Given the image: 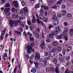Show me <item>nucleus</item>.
Listing matches in <instances>:
<instances>
[{
	"label": "nucleus",
	"mask_w": 73,
	"mask_h": 73,
	"mask_svg": "<svg viewBox=\"0 0 73 73\" xmlns=\"http://www.w3.org/2000/svg\"><path fill=\"white\" fill-rule=\"evenodd\" d=\"M5 8H8L10 7V4L9 3H7L5 5Z\"/></svg>",
	"instance_id": "22"
},
{
	"label": "nucleus",
	"mask_w": 73,
	"mask_h": 73,
	"mask_svg": "<svg viewBox=\"0 0 73 73\" xmlns=\"http://www.w3.org/2000/svg\"><path fill=\"white\" fill-rule=\"evenodd\" d=\"M27 34L28 36H32V34L29 32L27 33Z\"/></svg>",
	"instance_id": "48"
},
{
	"label": "nucleus",
	"mask_w": 73,
	"mask_h": 73,
	"mask_svg": "<svg viewBox=\"0 0 73 73\" xmlns=\"http://www.w3.org/2000/svg\"><path fill=\"white\" fill-rule=\"evenodd\" d=\"M58 34V32L56 31H54L50 33V35H47V37L48 38H53L54 35H57Z\"/></svg>",
	"instance_id": "2"
},
{
	"label": "nucleus",
	"mask_w": 73,
	"mask_h": 73,
	"mask_svg": "<svg viewBox=\"0 0 73 73\" xmlns=\"http://www.w3.org/2000/svg\"><path fill=\"white\" fill-rule=\"evenodd\" d=\"M21 3L22 6H25V2H24V1H22L21 2Z\"/></svg>",
	"instance_id": "43"
},
{
	"label": "nucleus",
	"mask_w": 73,
	"mask_h": 73,
	"mask_svg": "<svg viewBox=\"0 0 73 73\" xmlns=\"http://www.w3.org/2000/svg\"><path fill=\"white\" fill-rule=\"evenodd\" d=\"M15 33H17V34L18 35H21L19 31H16L15 32Z\"/></svg>",
	"instance_id": "58"
},
{
	"label": "nucleus",
	"mask_w": 73,
	"mask_h": 73,
	"mask_svg": "<svg viewBox=\"0 0 73 73\" xmlns=\"http://www.w3.org/2000/svg\"><path fill=\"white\" fill-rule=\"evenodd\" d=\"M45 45V43L44 41H42L41 42V44L40 45V47L41 48L44 49L45 48V47L44 46Z\"/></svg>",
	"instance_id": "8"
},
{
	"label": "nucleus",
	"mask_w": 73,
	"mask_h": 73,
	"mask_svg": "<svg viewBox=\"0 0 73 73\" xmlns=\"http://www.w3.org/2000/svg\"><path fill=\"white\" fill-rule=\"evenodd\" d=\"M7 57V54L5 53L4 54L3 56L4 57Z\"/></svg>",
	"instance_id": "62"
},
{
	"label": "nucleus",
	"mask_w": 73,
	"mask_h": 73,
	"mask_svg": "<svg viewBox=\"0 0 73 73\" xmlns=\"http://www.w3.org/2000/svg\"><path fill=\"white\" fill-rule=\"evenodd\" d=\"M53 45L54 46H57V45H58V44H57V43L56 42H54L53 43Z\"/></svg>",
	"instance_id": "42"
},
{
	"label": "nucleus",
	"mask_w": 73,
	"mask_h": 73,
	"mask_svg": "<svg viewBox=\"0 0 73 73\" xmlns=\"http://www.w3.org/2000/svg\"><path fill=\"white\" fill-rule=\"evenodd\" d=\"M31 72L32 73H36V69L35 68H32L31 70Z\"/></svg>",
	"instance_id": "27"
},
{
	"label": "nucleus",
	"mask_w": 73,
	"mask_h": 73,
	"mask_svg": "<svg viewBox=\"0 0 73 73\" xmlns=\"http://www.w3.org/2000/svg\"><path fill=\"white\" fill-rule=\"evenodd\" d=\"M59 60L60 61H61V62H62V61H63L64 60V59L62 58H60Z\"/></svg>",
	"instance_id": "63"
},
{
	"label": "nucleus",
	"mask_w": 73,
	"mask_h": 73,
	"mask_svg": "<svg viewBox=\"0 0 73 73\" xmlns=\"http://www.w3.org/2000/svg\"><path fill=\"white\" fill-rule=\"evenodd\" d=\"M73 29H70V31L69 32V34L70 36H72L73 35Z\"/></svg>",
	"instance_id": "10"
},
{
	"label": "nucleus",
	"mask_w": 73,
	"mask_h": 73,
	"mask_svg": "<svg viewBox=\"0 0 73 73\" xmlns=\"http://www.w3.org/2000/svg\"><path fill=\"white\" fill-rule=\"evenodd\" d=\"M39 18L40 20H43L44 17L43 15H39Z\"/></svg>",
	"instance_id": "24"
},
{
	"label": "nucleus",
	"mask_w": 73,
	"mask_h": 73,
	"mask_svg": "<svg viewBox=\"0 0 73 73\" xmlns=\"http://www.w3.org/2000/svg\"><path fill=\"white\" fill-rule=\"evenodd\" d=\"M62 14L63 16H65L66 14V12L65 11L63 10L62 11Z\"/></svg>",
	"instance_id": "17"
},
{
	"label": "nucleus",
	"mask_w": 73,
	"mask_h": 73,
	"mask_svg": "<svg viewBox=\"0 0 73 73\" xmlns=\"http://www.w3.org/2000/svg\"><path fill=\"white\" fill-rule=\"evenodd\" d=\"M56 51V49L54 48L52 49L51 50L52 52H53V53H54Z\"/></svg>",
	"instance_id": "46"
},
{
	"label": "nucleus",
	"mask_w": 73,
	"mask_h": 73,
	"mask_svg": "<svg viewBox=\"0 0 73 73\" xmlns=\"http://www.w3.org/2000/svg\"><path fill=\"white\" fill-rule=\"evenodd\" d=\"M35 36L36 38H37L39 37V35H37V34H35Z\"/></svg>",
	"instance_id": "53"
},
{
	"label": "nucleus",
	"mask_w": 73,
	"mask_h": 73,
	"mask_svg": "<svg viewBox=\"0 0 73 73\" xmlns=\"http://www.w3.org/2000/svg\"><path fill=\"white\" fill-rule=\"evenodd\" d=\"M16 16L18 21H14L13 22L12 20H10L9 21L10 23L9 24L11 27H13V24L15 26H16L17 25L18 23H21V22L19 21H21V19L20 17L17 15H16Z\"/></svg>",
	"instance_id": "1"
},
{
	"label": "nucleus",
	"mask_w": 73,
	"mask_h": 73,
	"mask_svg": "<svg viewBox=\"0 0 73 73\" xmlns=\"http://www.w3.org/2000/svg\"><path fill=\"white\" fill-rule=\"evenodd\" d=\"M50 71H51L52 72H54V68L53 67H51L50 68Z\"/></svg>",
	"instance_id": "37"
},
{
	"label": "nucleus",
	"mask_w": 73,
	"mask_h": 73,
	"mask_svg": "<svg viewBox=\"0 0 73 73\" xmlns=\"http://www.w3.org/2000/svg\"><path fill=\"white\" fill-rule=\"evenodd\" d=\"M49 58H50V57L49 56H47L45 58V59L46 60H49Z\"/></svg>",
	"instance_id": "55"
},
{
	"label": "nucleus",
	"mask_w": 73,
	"mask_h": 73,
	"mask_svg": "<svg viewBox=\"0 0 73 73\" xmlns=\"http://www.w3.org/2000/svg\"><path fill=\"white\" fill-rule=\"evenodd\" d=\"M30 28L31 30V31H32L33 29H34L35 28V26H34V25H31L30 27Z\"/></svg>",
	"instance_id": "20"
},
{
	"label": "nucleus",
	"mask_w": 73,
	"mask_h": 73,
	"mask_svg": "<svg viewBox=\"0 0 73 73\" xmlns=\"http://www.w3.org/2000/svg\"><path fill=\"white\" fill-rule=\"evenodd\" d=\"M59 23V21H58L57 19H56L54 21V25H58V24Z\"/></svg>",
	"instance_id": "11"
},
{
	"label": "nucleus",
	"mask_w": 73,
	"mask_h": 73,
	"mask_svg": "<svg viewBox=\"0 0 73 73\" xmlns=\"http://www.w3.org/2000/svg\"><path fill=\"white\" fill-rule=\"evenodd\" d=\"M43 21H44V22H45L46 23L47 21H48V19L47 18V17H44L43 18Z\"/></svg>",
	"instance_id": "21"
},
{
	"label": "nucleus",
	"mask_w": 73,
	"mask_h": 73,
	"mask_svg": "<svg viewBox=\"0 0 73 73\" xmlns=\"http://www.w3.org/2000/svg\"><path fill=\"white\" fill-rule=\"evenodd\" d=\"M24 16L23 14L21 15V19H22V20H24V19H25V18L24 17Z\"/></svg>",
	"instance_id": "50"
},
{
	"label": "nucleus",
	"mask_w": 73,
	"mask_h": 73,
	"mask_svg": "<svg viewBox=\"0 0 73 73\" xmlns=\"http://www.w3.org/2000/svg\"><path fill=\"white\" fill-rule=\"evenodd\" d=\"M36 31L37 33H39V32H40V29L38 28L36 30Z\"/></svg>",
	"instance_id": "60"
},
{
	"label": "nucleus",
	"mask_w": 73,
	"mask_h": 73,
	"mask_svg": "<svg viewBox=\"0 0 73 73\" xmlns=\"http://www.w3.org/2000/svg\"><path fill=\"white\" fill-rule=\"evenodd\" d=\"M57 16H53V17L52 19V20H56V19H57Z\"/></svg>",
	"instance_id": "36"
},
{
	"label": "nucleus",
	"mask_w": 73,
	"mask_h": 73,
	"mask_svg": "<svg viewBox=\"0 0 73 73\" xmlns=\"http://www.w3.org/2000/svg\"><path fill=\"white\" fill-rule=\"evenodd\" d=\"M55 72L56 73H59V72H60V69L58 67H57L56 68Z\"/></svg>",
	"instance_id": "16"
},
{
	"label": "nucleus",
	"mask_w": 73,
	"mask_h": 73,
	"mask_svg": "<svg viewBox=\"0 0 73 73\" xmlns=\"http://www.w3.org/2000/svg\"><path fill=\"white\" fill-rule=\"evenodd\" d=\"M42 8H43L44 9V10H45L46 11H47L48 9V6H41Z\"/></svg>",
	"instance_id": "15"
},
{
	"label": "nucleus",
	"mask_w": 73,
	"mask_h": 73,
	"mask_svg": "<svg viewBox=\"0 0 73 73\" xmlns=\"http://www.w3.org/2000/svg\"><path fill=\"white\" fill-rule=\"evenodd\" d=\"M51 16H56V13L55 12H52L51 13Z\"/></svg>",
	"instance_id": "32"
},
{
	"label": "nucleus",
	"mask_w": 73,
	"mask_h": 73,
	"mask_svg": "<svg viewBox=\"0 0 73 73\" xmlns=\"http://www.w3.org/2000/svg\"><path fill=\"white\" fill-rule=\"evenodd\" d=\"M53 28V26L52 25H50L48 26L49 29H50Z\"/></svg>",
	"instance_id": "51"
},
{
	"label": "nucleus",
	"mask_w": 73,
	"mask_h": 73,
	"mask_svg": "<svg viewBox=\"0 0 73 73\" xmlns=\"http://www.w3.org/2000/svg\"><path fill=\"white\" fill-rule=\"evenodd\" d=\"M44 15L45 16H47L48 15V14L47 13V12L46 11H45Z\"/></svg>",
	"instance_id": "61"
},
{
	"label": "nucleus",
	"mask_w": 73,
	"mask_h": 73,
	"mask_svg": "<svg viewBox=\"0 0 73 73\" xmlns=\"http://www.w3.org/2000/svg\"><path fill=\"white\" fill-rule=\"evenodd\" d=\"M13 5L14 7L16 8H18L19 7V3L18 2L16 1H14L13 2Z\"/></svg>",
	"instance_id": "5"
},
{
	"label": "nucleus",
	"mask_w": 73,
	"mask_h": 73,
	"mask_svg": "<svg viewBox=\"0 0 73 73\" xmlns=\"http://www.w3.org/2000/svg\"><path fill=\"white\" fill-rule=\"evenodd\" d=\"M63 36V37H65V36H64V34L61 35L60 36H57V39H61Z\"/></svg>",
	"instance_id": "13"
},
{
	"label": "nucleus",
	"mask_w": 73,
	"mask_h": 73,
	"mask_svg": "<svg viewBox=\"0 0 73 73\" xmlns=\"http://www.w3.org/2000/svg\"><path fill=\"white\" fill-rule=\"evenodd\" d=\"M46 72H49L50 71V68H47L46 70Z\"/></svg>",
	"instance_id": "41"
},
{
	"label": "nucleus",
	"mask_w": 73,
	"mask_h": 73,
	"mask_svg": "<svg viewBox=\"0 0 73 73\" xmlns=\"http://www.w3.org/2000/svg\"><path fill=\"white\" fill-rule=\"evenodd\" d=\"M42 33L43 35H45V34L46 33V31H45V30L43 29L42 30Z\"/></svg>",
	"instance_id": "38"
},
{
	"label": "nucleus",
	"mask_w": 73,
	"mask_h": 73,
	"mask_svg": "<svg viewBox=\"0 0 73 73\" xmlns=\"http://www.w3.org/2000/svg\"><path fill=\"white\" fill-rule=\"evenodd\" d=\"M15 8L14 7L12 8V11L13 12H15Z\"/></svg>",
	"instance_id": "52"
},
{
	"label": "nucleus",
	"mask_w": 73,
	"mask_h": 73,
	"mask_svg": "<svg viewBox=\"0 0 73 73\" xmlns=\"http://www.w3.org/2000/svg\"><path fill=\"white\" fill-rule=\"evenodd\" d=\"M5 31H6V29L5 28L2 31L1 35L0 37V40L1 41H3V40L4 36L5 35Z\"/></svg>",
	"instance_id": "3"
},
{
	"label": "nucleus",
	"mask_w": 73,
	"mask_h": 73,
	"mask_svg": "<svg viewBox=\"0 0 73 73\" xmlns=\"http://www.w3.org/2000/svg\"><path fill=\"white\" fill-rule=\"evenodd\" d=\"M55 31L58 32H60V28H59L58 27H57Z\"/></svg>",
	"instance_id": "25"
},
{
	"label": "nucleus",
	"mask_w": 73,
	"mask_h": 73,
	"mask_svg": "<svg viewBox=\"0 0 73 73\" xmlns=\"http://www.w3.org/2000/svg\"><path fill=\"white\" fill-rule=\"evenodd\" d=\"M35 21H36V19H34L32 20V23H35Z\"/></svg>",
	"instance_id": "59"
},
{
	"label": "nucleus",
	"mask_w": 73,
	"mask_h": 73,
	"mask_svg": "<svg viewBox=\"0 0 73 73\" xmlns=\"http://www.w3.org/2000/svg\"><path fill=\"white\" fill-rule=\"evenodd\" d=\"M40 58V54L38 53H36L35 56V59L36 61H38Z\"/></svg>",
	"instance_id": "4"
},
{
	"label": "nucleus",
	"mask_w": 73,
	"mask_h": 73,
	"mask_svg": "<svg viewBox=\"0 0 73 73\" xmlns=\"http://www.w3.org/2000/svg\"><path fill=\"white\" fill-rule=\"evenodd\" d=\"M67 16L68 18L70 19H71V18L72 17V15L71 14H68Z\"/></svg>",
	"instance_id": "18"
},
{
	"label": "nucleus",
	"mask_w": 73,
	"mask_h": 73,
	"mask_svg": "<svg viewBox=\"0 0 73 73\" xmlns=\"http://www.w3.org/2000/svg\"><path fill=\"white\" fill-rule=\"evenodd\" d=\"M30 39L31 41H34L35 40V39L33 37L31 36L30 37Z\"/></svg>",
	"instance_id": "30"
},
{
	"label": "nucleus",
	"mask_w": 73,
	"mask_h": 73,
	"mask_svg": "<svg viewBox=\"0 0 73 73\" xmlns=\"http://www.w3.org/2000/svg\"><path fill=\"white\" fill-rule=\"evenodd\" d=\"M57 17H62V15L61 14H58L57 15Z\"/></svg>",
	"instance_id": "54"
},
{
	"label": "nucleus",
	"mask_w": 73,
	"mask_h": 73,
	"mask_svg": "<svg viewBox=\"0 0 73 73\" xmlns=\"http://www.w3.org/2000/svg\"><path fill=\"white\" fill-rule=\"evenodd\" d=\"M23 35L25 36V37H27V34L26 33H25V31H24L23 32Z\"/></svg>",
	"instance_id": "56"
},
{
	"label": "nucleus",
	"mask_w": 73,
	"mask_h": 73,
	"mask_svg": "<svg viewBox=\"0 0 73 73\" xmlns=\"http://www.w3.org/2000/svg\"><path fill=\"white\" fill-rule=\"evenodd\" d=\"M72 49V46H69L67 48V52H69Z\"/></svg>",
	"instance_id": "12"
},
{
	"label": "nucleus",
	"mask_w": 73,
	"mask_h": 73,
	"mask_svg": "<svg viewBox=\"0 0 73 73\" xmlns=\"http://www.w3.org/2000/svg\"><path fill=\"white\" fill-rule=\"evenodd\" d=\"M62 2V0H60L57 2L56 4H61V3Z\"/></svg>",
	"instance_id": "34"
},
{
	"label": "nucleus",
	"mask_w": 73,
	"mask_h": 73,
	"mask_svg": "<svg viewBox=\"0 0 73 73\" xmlns=\"http://www.w3.org/2000/svg\"><path fill=\"white\" fill-rule=\"evenodd\" d=\"M30 58L31 60H33L34 58V55L33 54L31 55L30 57Z\"/></svg>",
	"instance_id": "47"
},
{
	"label": "nucleus",
	"mask_w": 73,
	"mask_h": 73,
	"mask_svg": "<svg viewBox=\"0 0 73 73\" xmlns=\"http://www.w3.org/2000/svg\"><path fill=\"white\" fill-rule=\"evenodd\" d=\"M9 11H10L9 9L6 8L4 9V12H5L7 16H9L10 15V13L9 12Z\"/></svg>",
	"instance_id": "6"
},
{
	"label": "nucleus",
	"mask_w": 73,
	"mask_h": 73,
	"mask_svg": "<svg viewBox=\"0 0 73 73\" xmlns=\"http://www.w3.org/2000/svg\"><path fill=\"white\" fill-rule=\"evenodd\" d=\"M44 55L45 56H48V53L45 52L44 53Z\"/></svg>",
	"instance_id": "64"
},
{
	"label": "nucleus",
	"mask_w": 73,
	"mask_h": 73,
	"mask_svg": "<svg viewBox=\"0 0 73 73\" xmlns=\"http://www.w3.org/2000/svg\"><path fill=\"white\" fill-rule=\"evenodd\" d=\"M23 11L24 12H28V9L27 7H24L23 9Z\"/></svg>",
	"instance_id": "14"
},
{
	"label": "nucleus",
	"mask_w": 73,
	"mask_h": 73,
	"mask_svg": "<svg viewBox=\"0 0 73 73\" xmlns=\"http://www.w3.org/2000/svg\"><path fill=\"white\" fill-rule=\"evenodd\" d=\"M68 33V31L67 30V28H65L64 29V30L63 31V33L64 34H65V35H68V34L67 33Z\"/></svg>",
	"instance_id": "9"
},
{
	"label": "nucleus",
	"mask_w": 73,
	"mask_h": 73,
	"mask_svg": "<svg viewBox=\"0 0 73 73\" xmlns=\"http://www.w3.org/2000/svg\"><path fill=\"white\" fill-rule=\"evenodd\" d=\"M27 53H31V50H32V47L30 46H28L27 47Z\"/></svg>",
	"instance_id": "7"
},
{
	"label": "nucleus",
	"mask_w": 73,
	"mask_h": 73,
	"mask_svg": "<svg viewBox=\"0 0 73 73\" xmlns=\"http://www.w3.org/2000/svg\"><path fill=\"white\" fill-rule=\"evenodd\" d=\"M65 73H70V72H69V70L67 69L65 71Z\"/></svg>",
	"instance_id": "45"
},
{
	"label": "nucleus",
	"mask_w": 73,
	"mask_h": 73,
	"mask_svg": "<svg viewBox=\"0 0 73 73\" xmlns=\"http://www.w3.org/2000/svg\"><path fill=\"white\" fill-rule=\"evenodd\" d=\"M65 8V5L63 4L62 5V9H64Z\"/></svg>",
	"instance_id": "49"
},
{
	"label": "nucleus",
	"mask_w": 73,
	"mask_h": 73,
	"mask_svg": "<svg viewBox=\"0 0 73 73\" xmlns=\"http://www.w3.org/2000/svg\"><path fill=\"white\" fill-rule=\"evenodd\" d=\"M27 23L30 25H31V24H32V23H31V21H27Z\"/></svg>",
	"instance_id": "57"
},
{
	"label": "nucleus",
	"mask_w": 73,
	"mask_h": 73,
	"mask_svg": "<svg viewBox=\"0 0 73 73\" xmlns=\"http://www.w3.org/2000/svg\"><path fill=\"white\" fill-rule=\"evenodd\" d=\"M39 5H40L39 4H36L35 5V8L37 9L38 8L40 7L39 6Z\"/></svg>",
	"instance_id": "29"
},
{
	"label": "nucleus",
	"mask_w": 73,
	"mask_h": 73,
	"mask_svg": "<svg viewBox=\"0 0 73 73\" xmlns=\"http://www.w3.org/2000/svg\"><path fill=\"white\" fill-rule=\"evenodd\" d=\"M34 64L35 65V67H37V66H38V63L36 62H34Z\"/></svg>",
	"instance_id": "39"
},
{
	"label": "nucleus",
	"mask_w": 73,
	"mask_h": 73,
	"mask_svg": "<svg viewBox=\"0 0 73 73\" xmlns=\"http://www.w3.org/2000/svg\"><path fill=\"white\" fill-rule=\"evenodd\" d=\"M16 71H17V66H16L14 69V73H16Z\"/></svg>",
	"instance_id": "40"
},
{
	"label": "nucleus",
	"mask_w": 73,
	"mask_h": 73,
	"mask_svg": "<svg viewBox=\"0 0 73 73\" xmlns=\"http://www.w3.org/2000/svg\"><path fill=\"white\" fill-rule=\"evenodd\" d=\"M40 14H44V10L42 9H40Z\"/></svg>",
	"instance_id": "35"
},
{
	"label": "nucleus",
	"mask_w": 73,
	"mask_h": 73,
	"mask_svg": "<svg viewBox=\"0 0 73 73\" xmlns=\"http://www.w3.org/2000/svg\"><path fill=\"white\" fill-rule=\"evenodd\" d=\"M46 41L47 42H49L50 41V39H49V38H47Z\"/></svg>",
	"instance_id": "44"
},
{
	"label": "nucleus",
	"mask_w": 73,
	"mask_h": 73,
	"mask_svg": "<svg viewBox=\"0 0 73 73\" xmlns=\"http://www.w3.org/2000/svg\"><path fill=\"white\" fill-rule=\"evenodd\" d=\"M64 25L65 27H67L68 25V23L67 22H65L64 23Z\"/></svg>",
	"instance_id": "31"
},
{
	"label": "nucleus",
	"mask_w": 73,
	"mask_h": 73,
	"mask_svg": "<svg viewBox=\"0 0 73 73\" xmlns=\"http://www.w3.org/2000/svg\"><path fill=\"white\" fill-rule=\"evenodd\" d=\"M70 56H67L66 59V61H70Z\"/></svg>",
	"instance_id": "33"
},
{
	"label": "nucleus",
	"mask_w": 73,
	"mask_h": 73,
	"mask_svg": "<svg viewBox=\"0 0 73 73\" xmlns=\"http://www.w3.org/2000/svg\"><path fill=\"white\" fill-rule=\"evenodd\" d=\"M57 50L58 52H61V50H62V49L61 47H58L57 49Z\"/></svg>",
	"instance_id": "28"
},
{
	"label": "nucleus",
	"mask_w": 73,
	"mask_h": 73,
	"mask_svg": "<svg viewBox=\"0 0 73 73\" xmlns=\"http://www.w3.org/2000/svg\"><path fill=\"white\" fill-rule=\"evenodd\" d=\"M68 35H64V39L66 41H67L68 40Z\"/></svg>",
	"instance_id": "26"
},
{
	"label": "nucleus",
	"mask_w": 73,
	"mask_h": 73,
	"mask_svg": "<svg viewBox=\"0 0 73 73\" xmlns=\"http://www.w3.org/2000/svg\"><path fill=\"white\" fill-rule=\"evenodd\" d=\"M36 21L38 24H41V22L40 21V19H37L36 20Z\"/></svg>",
	"instance_id": "23"
},
{
	"label": "nucleus",
	"mask_w": 73,
	"mask_h": 73,
	"mask_svg": "<svg viewBox=\"0 0 73 73\" xmlns=\"http://www.w3.org/2000/svg\"><path fill=\"white\" fill-rule=\"evenodd\" d=\"M53 62L54 64H57V59L56 58H54L53 59Z\"/></svg>",
	"instance_id": "19"
}]
</instances>
